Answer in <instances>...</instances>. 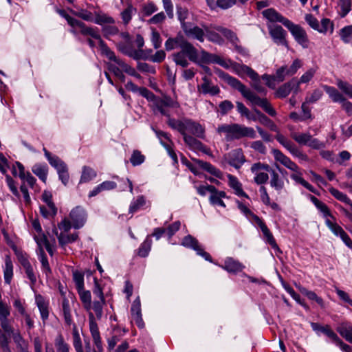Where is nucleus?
<instances>
[{
    "label": "nucleus",
    "mask_w": 352,
    "mask_h": 352,
    "mask_svg": "<svg viewBox=\"0 0 352 352\" xmlns=\"http://www.w3.org/2000/svg\"><path fill=\"white\" fill-rule=\"evenodd\" d=\"M215 73L221 79L223 80L230 87L238 90L241 95L248 100L253 105H257L261 107L270 116H275L276 115L275 109L266 98H261L258 96L237 78L231 76L219 69H216Z\"/></svg>",
    "instance_id": "1"
},
{
    "label": "nucleus",
    "mask_w": 352,
    "mask_h": 352,
    "mask_svg": "<svg viewBox=\"0 0 352 352\" xmlns=\"http://www.w3.org/2000/svg\"><path fill=\"white\" fill-rule=\"evenodd\" d=\"M271 152L275 160V166L280 173L283 174L284 170L279 167L278 164L283 165L292 172L290 177L296 184H301L311 192H315V188L314 186H312L302 178V173H301L300 168L295 162L292 161L289 157L286 156L280 151L276 148H273Z\"/></svg>",
    "instance_id": "2"
},
{
    "label": "nucleus",
    "mask_w": 352,
    "mask_h": 352,
    "mask_svg": "<svg viewBox=\"0 0 352 352\" xmlns=\"http://www.w3.org/2000/svg\"><path fill=\"white\" fill-rule=\"evenodd\" d=\"M217 132L221 135L223 134L227 142L239 140L243 138L254 139L256 137L253 128L236 123L221 124L217 128Z\"/></svg>",
    "instance_id": "3"
},
{
    "label": "nucleus",
    "mask_w": 352,
    "mask_h": 352,
    "mask_svg": "<svg viewBox=\"0 0 352 352\" xmlns=\"http://www.w3.org/2000/svg\"><path fill=\"white\" fill-rule=\"evenodd\" d=\"M167 124L170 128L178 131L182 135L187 134V132H188L197 138H205L204 126L192 119L182 118L177 120L169 118L168 119Z\"/></svg>",
    "instance_id": "4"
},
{
    "label": "nucleus",
    "mask_w": 352,
    "mask_h": 352,
    "mask_svg": "<svg viewBox=\"0 0 352 352\" xmlns=\"http://www.w3.org/2000/svg\"><path fill=\"white\" fill-rule=\"evenodd\" d=\"M77 30H79V32L83 35H88L96 39L98 41L102 54L106 56L107 58H114V52L111 51L102 40L98 28L88 27L83 22L78 21L75 25V28H73L71 30V32L74 34H76L77 33Z\"/></svg>",
    "instance_id": "5"
},
{
    "label": "nucleus",
    "mask_w": 352,
    "mask_h": 352,
    "mask_svg": "<svg viewBox=\"0 0 352 352\" xmlns=\"http://www.w3.org/2000/svg\"><path fill=\"white\" fill-rule=\"evenodd\" d=\"M179 107V103L169 96L157 97L154 102L150 104L153 113H160L168 117V119L170 118L169 109L178 108Z\"/></svg>",
    "instance_id": "6"
},
{
    "label": "nucleus",
    "mask_w": 352,
    "mask_h": 352,
    "mask_svg": "<svg viewBox=\"0 0 352 352\" xmlns=\"http://www.w3.org/2000/svg\"><path fill=\"white\" fill-rule=\"evenodd\" d=\"M272 168L269 164L256 162L252 165L250 170L254 175V182L258 185L265 184L269 179L268 173L270 174Z\"/></svg>",
    "instance_id": "7"
},
{
    "label": "nucleus",
    "mask_w": 352,
    "mask_h": 352,
    "mask_svg": "<svg viewBox=\"0 0 352 352\" xmlns=\"http://www.w3.org/2000/svg\"><path fill=\"white\" fill-rule=\"evenodd\" d=\"M188 50L189 51L187 52L182 49L180 52L173 54V58L176 65H180L182 67H186L189 64L186 57L194 63L197 62V59L198 58L197 50L192 45V50Z\"/></svg>",
    "instance_id": "8"
},
{
    "label": "nucleus",
    "mask_w": 352,
    "mask_h": 352,
    "mask_svg": "<svg viewBox=\"0 0 352 352\" xmlns=\"http://www.w3.org/2000/svg\"><path fill=\"white\" fill-rule=\"evenodd\" d=\"M164 46L167 51H171L178 47L187 52L188 50H192V45L184 38L182 33H178L174 38H168L166 41Z\"/></svg>",
    "instance_id": "9"
},
{
    "label": "nucleus",
    "mask_w": 352,
    "mask_h": 352,
    "mask_svg": "<svg viewBox=\"0 0 352 352\" xmlns=\"http://www.w3.org/2000/svg\"><path fill=\"white\" fill-rule=\"evenodd\" d=\"M60 292L62 296L61 311L64 316L65 322L70 326L73 323L72 311L75 298L72 294L69 293L66 296L63 292Z\"/></svg>",
    "instance_id": "10"
},
{
    "label": "nucleus",
    "mask_w": 352,
    "mask_h": 352,
    "mask_svg": "<svg viewBox=\"0 0 352 352\" xmlns=\"http://www.w3.org/2000/svg\"><path fill=\"white\" fill-rule=\"evenodd\" d=\"M225 65L226 67H223V68L231 69L234 73L241 78H243L245 75H248L250 78H255L256 76V72L252 68L245 65L234 62L230 59H226Z\"/></svg>",
    "instance_id": "11"
},
{
    "label": "nucleus",
    "mask_w": 352,
    "mask_h": 352,
    "mask_svg": "<svg viewBox=\"0 0 352 352\" xmlns=\"http://www.w3.org/2000/svg\"><path fill=\"white\" fill-rule=\"evenodd\" d=\"M287 28L294 36L296 41L303 48H307L309 46V39L306 32L300 25H296L291 21Z\"/></svg>",
    "instance_id": "12"
},
{
    "label": "nucleus",
    "mask_w": 352,
    "mask_h": 352,
    "mask_svg": "<svg viewBox=\"0 0 352 352\" xmlns=\"http://www.w3.org/2000/svg\"><path fill=\"white\" fill-rule=\"evenodd\" d=\"M267 28L270 36L276 45L288 48L286 40L287 32L280 25L267 24Z\"/></svg>",
    "instance_id": "13"
},
{
    "label": "nucleus",
    "mask_w": 352,
    "mask_h": 352,
    "mask_svg": "<svg viewBox=\"0 0 352 352\" xmlns=\"http://www.w3.org/2000/svg\"><path fill=\"white\" fill-rule=\"evenodd\" d=\"M226 59L217 54H211L204 50H201L199 58H197V62L195 63L199 65H201V64L215 63L223 67H226Z\"/></svg>",
    "instance_id": "14"
},
{
    "label": "nucleus",
    "mask_w": 352,
    "mask_h": 352,
    "mask_svg": "<svg viewBox=\"0 0 352 352\" xmlns=\"http://www.w3.org/2000/svg\"><path fill=\"white\" fill-rule=\"evenodd\" d=\"M224 160L236 169H239L245 162V155L241 148L234 149L224 155Z\"/></svg>",
    "instance_id": "15"
},
{
    "label": "nucleus",
    "mask_w": 352,
    "mask_h": 352,
    "mask_svg": "<svg viewBox=\"0 0 352 352\" xmlns=\"http://www.w3.org/2000/svg\"><path fill=\"white\" fill-rule=\"evenodd\" d=\"M197 91L204 95L216 96L219 94L220 89L213 84L208 76H204L201 78V83L197 85Z\"/></svg>",
    "instance_id": "16"
},
{
    "label": "nucleus",
    "mask_w": 352,
    "mask_h": 352,
    "mask_svg": "<svg viewBox=\"0 0 352 352\" xmlns=\"http://www.w3.org/2000/svg\"><path fill=\"white\" fill-rule=\"evenodd\" d=\"M89 327L94 344L96 345L98 351H102V343L101 337L98 324L96 321V317L92 312L89 313Z\"/></svg>",
    "instance_id": "17"
},
{
    "label": "nucleus",
    "mask_w": 352,
    "mask_h": 352,
    "mask_svg": "<svg viewBox=\"0 0 352 352\" xmlns=\"http://www.w3.org/2000/svg\"><path fill=\"white\" fill-rule=\"evenodd\" d=\"M182 245L194 250L198 255L201 256L205 260L212 262L210 255L201 248L198 241L191 235L185 236L182 241Z\"/></svg>",
    "instance_id": "18"
},
{
    "label": "nucleus",
    "mask_w": 352,
    "mask_h": 352,
    "mask_svg": "<svg viewBox=\"0 0 352 352\" xmlns=\"http://www.w3.org/2000/svg\"><path fill=\"white\" fill-rule=\"evenodd\" d=\"M10 315V307L6 302L0 300V324L5 333L10 334L12 332V327L10 324L8 317Z\"/></svg>",
    "instance_id": "19"
},
{
    "label": "nucleus",
    "mask_w": 352,
    "mask_h": 352,
    "mask_svg": "<svg viewBox=\"0 0 352 352\" xmlns=\"http://www.w3.org/2000/svg\"><path fill=\"white\" fill-rule=\"evenodd\" d=\"M69 218L72 223V227L75 229H79L84 226L87 219V214L82 207L76 206L71 210Z\"/></svg>",
    "instance_id": "20"
},
{
    "label": "nucleus",
    "mask_w": 352,
    "mask_h": 352,
    "mask_svg": "<svg viewBox=\"0 0 352 352\" xmlns=\"http://www.w3.org/2000/svg\"><path fill=\"white\" fill-rule=\"evenodd\" d=\"M182 30L188 38L196 39L200 42L204 41L205 30H203L191 23H183Z\"/></svg>",
    "instance_id": "21"
},
{
    "label": "nucleus",
    "mask_w": 352,
    "mask_h": 352,
    "mask_svg": "<svg viewBox=\"0 0 352 352\" xmlns=\"http://www.w3.org/2000/svg\"><path fill=\"white\" fill-rule=\"evenodd\" d=\"M261 14L270 24L273 23H280L286 27L290 21L274 8H267L263 10Z\"/></svg>",
    "instance_id": "22"
},
{
    "label": "nucleus",
    "mask_w": 352,
    "mask_h": 352,
    "mask_svg": "<svg viewBox=\"0 0 352 352\" xmlns=\"http://www.w3.org/2000/svg\"><path fill=\"white\" fill-rule=\"evenodd\" d=\"M12 174L18 175L32 188L36 183V179L29 172L25 171L24 166L20 162H16V166H13Z\"/></svg>",
    "instance_id": "23"
},
{
    "label": "nucleus",
    "mask_w": 352,
    "mask_h": 352,
    "mask_svg": "<svg viewBox=\"0 0 352 352\" xmlns=\"http://www.w3.org/2000/svg\"><path fill=\"white\" fill-rule=\"evenodd\" d=\"M131 314L132 320L135 322L137 326L140 329L143 328L144 324L142 318L141 303L139 297H137L133 302L131 308Z\"/></svg>",
    "instance_id": "24"
},
{
    "label": "nucleus",
    "mask_w": 352,
    "mask_h": 352,
    "mask_svg": "<svg viewBox=\"0 0 352 352\" xmlns=\"http://www.w3.org/2000/svg\"><path fill=\"white\" fill-rule=\"evenodd\" d=\"M117 47L122 53L133 58L135 60H138L141 57L140 52L133 49L132 47L131 41H129L128 42H119L117 43Z\"/></svg>",
    "instance_id": "25"
},
{
    "label": "nucleus",
    "mask_w": 352,
    "mask_h": 352,
    "mask_svg": "<svg viewBox=\"0 0 352 352\" xmlns=\"http://www.w3.org/2000/svg\"><path fill=\"white\" fill-rule=\"evenodd\" d=\"M53 166L58 173L59 179L66 186L69 182V173L66 164L61 160L55 163Z\"/></svg>",
    "instance_id": "26"
},
{
    "label": "nucleus",
    "mask_w": 352,
    "mask_h": 352,
    "mask_svg": "<svg viewBox=\"0 0 352 352\" xmlns=\"http://www.w3.org/2000/svg\"><path fill=\"white\" fill-rule=\"evenodd\" d=\"M245 266L236 260L232 258H227L225 260L222 268L230 273H237L242 271Z\"/></svg>",
    "instance_id": "27"
},
{
    "label": "nucleus",
    "mask_w": 352,
    "mask_h": 352,
    "mask_svg": "<svg viewBox=\"0 0 352 352\" xmlns=\"http://www.w3.org/2000/svg\"><path fill=\"white\" fill-rule=\"evenodd\" d=\"M228 179V185L230 188H232L234 193L239 197H245L246 198L248 197V195L243 191L242 188V184L239 181L236 177L228 174L227 175Z\"/></svg>",
    "instance_id": "28"
},
{
    "label": "nucleus",
    "mask_w": 352,
    "mask_h": 352,
    "mask_svg": "<svg viewBox=\"0 0 352 352\" xmlns=\"http://www.w3.org/2000/svg\"><path fill=\"white\" fill-rule=\"evenodd\" d=\"M184 142L193 151L206 152L204 145L192 135L188 134L182 135Z\"/></svg>",
    "instance_id": "29"
},
{
    "label": "nucleus",
    "mask_w": 352,
    "mask_h": 352,
    "mask_svg": "<svg viewBox=\"0 0 352 352\" xmlns=\"http://www.w3.org/2000/svg\"><path fill=\"white\" fill-rule=\"evenodd\" d=\"M36 304L39 309L43 320H45L49 316V305L45 298L40 294L35 296Z\"/></svg>",
    "instance_id": "30"
},
{
    "label": "nucleus",
    "mask_w": 352,
    "mask_h": 352,
    "mask_svg": "<svg viewBox=\"0 0 352 352\" xmlns=\"http://www.w3.org/2000/svg\"><path fill=\"white\" fill-rule=\"evenodd\" d=\"M124 329H122L118 327H113L112 336L107 340L108 349L109 351L114 349L117 343L121 340L122 337L124 336Z\"/></svg>",
    "instance_id": "31"
},
{
    "label": "nucleus",
    "mask_w": 352,
    "mask_h": 352,
    "mask_svg": "<svg viewBox=\"0 0 352 352\" xmlns=\"http://www.w3.org/2000/svg\"><path fill=\"white\" fill-rule=\"evenodd\" d=\"M4 262L5 265L3 267L4 281L6 284L10 285L13 277V264L11 257L6 255Z\"/></svg>",
    "instance_id": "32"
},
{
    "label": "nucleus",
    "mask_w": 352,
    "mask_h": 352,
    "mask_svg": "<svg viewBox=\"0 0 352 352\" xmlns=\"http://www.w3.org/2000/svg\"><path fill=\"white\" fill-rule=\"evenodd\" d=\"M108 58L110 60H114L122 68V69L129 75L134 76L138 79L141 78V76L135 71V69L133 67H131L130 65L122 61L121 59L118 58L115 54L114 58Z\"/></svg>",
    "instance_id": "33"
},
{
    "label": "nucleus",
    "mask_w": 352,
    "mask_h": 352,
    "mask_svg": "<svg viewBox=\"0 0 352 352\" xmlns=\"http://www.w3.org/2000/svg\"><path fill=\"white\" fill-rule=\"evenodd\" d=\"M256 226L261 230L264 236L266 238L267 243L272 246V248L274 249H278V247L276 243V241L272 234L271 233L265 223L263 222V221H260L258 223L256 224Z\"/></svg>",
    "instance_id": "34"
},
{
    "label": "nucleus",
    "mask_w": 352,
    "mask_h": 352,
    "mask_svg": "<svg viewBox=\"0 0 352 352\" xmlns=\"http://www.w3.org/2000/svg\"><path fill=\"white\" fill-rule=\"evenodd\" d=\"M95 23L102 25L104 24H113L115 20L108 14L102 11H95L94 12V21Z\"/></svg>",
    "instance_id": "35"
},
{
    "label": "nucleus",
    "mask_w": 352,
    "mask_h": 352,
    "mask_svg": "<svg viewBox=\"0 0 352 352\" xmlns=\"http://www.w3.org/2000/svg\"><path fill=\"white\" fill-rule=\"evenodd\" d=\"M210 196V201L212 205H217L223 208L226 207L225 203L222 201V198L226 197V194L224 191L218 190L215 188V190L212 191Z\"/></svg>",
    "instance_id": "36"
},
{
    "label": "nucleus",
    "mask_w": 352,
    "mask_h": 352,
    "mask_svg": "<svg viewBox=\"0 0 352 352\" xmlns=\"http://www.w3.org/2000/svg\"><path fill=\"white\" fill-rule=\"evenodd\" d=\"M312 329L316 333L321 332L332 340L336 333L331 329L329 325L322 326L317 322H311Z\"/></svg>",
    "instance_id": "37"
},
{
    "label": "nucleus",
    "mask_w": 352,
    "mask_h": 352,
    "mask_svg": "<svg viewBox=\"0 0 352 352\" xmlns=\"http://www.w3.org/2000/svg\"><path fill=\"white\" fill-rule=\"evenodd\" d=\"M32 171L44 183H46L48 168L46 164H36L32 168Z\"/></svg>",
    "instance_id": "38"
},
{
    "label": "nucleus",
    "mask_w": 352,
    "mask_h": 352,
    "mask_svg": "<svg viewBox=\"0 0 352 352\" xmlns=\"http://www.w3.org/2000/svg\"><path fill=\"white\" fill-rule=\"evenodd\" d=\"M38 259L41 263V271L45 274L47 278L50 277L52 270L50 268L47 258L44 250H41V253L37 254Z\"/></svg>",
    "instance_id": "39"
},
{
    "label": "nucleus",
    "mask_w": 352,
    "mask_h": 352,
    "mask_svg": "<svg viewBox=\"0 0 352 352\" xmlns=\"http://www.w3.org/2000/svg\"><path fill=\"white\" fill-rule=\"evenodd\" d=\"M337 331L346 341L352 343V325L347 323H342L336 329Z\"/></svg>",
    "instance_id": "40"
},
{
    "label": "nucleus",
    "mask_w": 352,
    "mask_h": 352,
    "mask_svg": "<svg viewBox=\"0 0 352 352\" xmlns=\"http://www.w3.org/2000/svg\"><path fill=\"white\" fill-rule=\"evenodd\" d=\"M146 198L143 195L138 196L135 199H133L129 206V212L131 214H133L142 209L146 204Z\"/></svg>",
    "instance_id": "41"
},
{
    "label": "nucleus",
    "mask_w": 352,
    "mask_h": 352,
    "mask_svg": "<svg viewBox=\"0 0 352 352\" xmlns=\"http://www.w3.org/2000/svg\"><path fill=\"white\" fill-rule=\"evenodd\" d=\"M270 186L277 191L281 190L284 187V182L279 175L274 170L270 171Z\"/></svg>",
    "instance_id": "42"
},
{
    "label": "nucleus",
    "mask_w": 352,
    "mask_h": 352,
    "mask_svg": "<svg viewBox=\"0 0 352 352\" xmlns=\"http://www.w3.org/2000/svg\"><path fill=\"white\" fill-rule=\"evenodd\" d=\"M324 89L331 100L335 102H342L344 100V97L335 87L324 85Z\"/></svg>",
    "instance_id": "43"
},
{
    "label": "nucleus",
    "mask_w": 352,
    "mask_h": 352,
    "mask_svg": "<svg viewBox=\"0 0 352 352\" xmlns=\"http://www.w3.org/2000/svg\"><path fill=\"white\" fill-rule=\"evenodd\" d=\"M214 28L217 32H221L228 40H229L233 45L236 43H239V38L236 34L232 30L222 26H215Z\"/></svg>",
    "instance_id": "44"
},
{
    "label": "nucleus",
    "mask_w": 352,
    "mask_h": 352,
    "mask_svg": "<svg viewBox=\"0 0 352 352\" xmlns=\"http://www.w3.org/2000/svg\"><path fill=\"white\" fill-rule=\"evenodd\" d=\"M217 30L214 28V30L210 29L208 28H205V36L208 38V41L219 44L222 45L223 43V38L216 32Z\"/></svg>",
    "instance_id": "45"
},
{
    "label": "nucleus",
    "mask_w": 352,
    "mask_h": 352,
    "mask_svg": "<svg viewBox=\"0 0 352 352\" xmlns=\"http://www.w3.org/2000/svg\"><path fill=\"white\" fill-rule=\"evenodd\" d=\"M198 163L204 170H206L207 172H208L209 173L215 176L217 178L222 179V172L216 167H214L211 164L200 160L198 161Z\"/></svg>",
    "instance_id": "46"
},
{
    "label": "nucleus",
    "mask_w": 352,
    "mask_h": 352,
    "mask_svg": "<svg viewBox=\"0 0 352 352\" xmlns=\"http://www.w3.org/2000/svg\"><path fill=\"white\" fill-rule=\"evenodd\" d=\"M298 289L303 295L306 296L309 300H315L321 307H324V304L323 300L320 297L318 296V295L314 292L309 291L302 286H298Z\"/></svg>",
    "instance_id": "47"
},
{
    "label": "nucleus",
    "mask_w": 352,
    "mask_h": 352,
    "mask_svg": "<svg viewBox=\"0 0 352 352\" xmlns=\"http://www.w3.org/2000/svg\"><path fill=\"white\" fill-rule=\"evenodd\" d=\"M315 74L316 69L314 68H311L305 72L296 82L294 93L296 94L298 92L300 84L309 82L313 78Z\"/></svg>",
    "instance_id": "48"
},
{
    "label": "nucleus",
    "mask_w": 352,
    "mask_h": 352,
    "mask_svg": "<svg viewBox=\"0 0 352 352\" xmlns=\"http://www.w3.org/2000/svg\"><path fill=\"white\" fill-rule=\"evenodd\" d=\"M96 177V172L89 166H83L82 170V175L80 177V182L86 183Z\"/></svg>",
    "instance_id": "49"
},
{
    "label": "nucleus",
    "mask_w": 352,
    "mask_h": 352,
    "mask_svg": "<svg viewBox=\"0 0 352 352\" xmlns=\"http://www.w3.org/2000/svg\"><path fill=\"white\" fill-rule=\"evenodd\" d=\"M54 347L56 352H69V346L62 335H58L54 339Z\"/></svg>",
    "instance_id": "50"
},
{
    "label": "nucleus",
    "mask_w": 352,
    "mask_h": 352,
    "mask_svg": "<svg viewBox=\"0 0 352 352\" xmlns=\"http://www.w3.org/2000/svg\"><path fill=\"white\" fill-rule=\"evenodd\" d=\"M291 136L299 144L308 145L312 135L309 133L294 132Z\"/></svg>",
    "instance_id": "51"
},
{
    "label": "nucleus",
    "mask_w": 352,
    "mask_h": 352,
    "mask_svg": "<svg viewBox=\"0 0 352 352\" xmlns=\"http://www.w3.org/2000/svg\"><path fill=\"white\" fill-rule=\"evenodd\" d=\"M56 234L57 235L58 243L61 246H64L67 243H73L76 241L78 238V233H74L72 234H66L64 233H60L59 235H58V233L56 232Z\"/></svg>",
    "instance_id": "52"
},
{
    "label": "nucleus",
    "mask_w": 352,
    "mask_h": 352,
    "mask_svg": "<svg viewBox=\"0 0 352 352\" xmlns=\"http://www.w3.org/2000/svg\"><path fill=\"white\" fill-rule=\"evenodd\" d=\"M310 199L311 202L317 208V209L322 213L324 217H327L331 215L330 211L325 204L320 201L318 198H316L314 196H311Z\"/></svg>",
    "instance_id": "53"
},
{
    "label": "nucleus",
    "mask_w": 352,
    "mask_h": 352,
    "mask_svg": "<svg viewBox=\"0 0 352 352\" xmlns=\"http://www.w3.org/2000/svg\"><path fill=\"white\" fill-rule=\"evenodd\" d=\"M329 192L336 199L345 203L346 204L351 207L352 201L348 197V196L346 194L333 188H330Z\"/></svg>",
    "instance_id": "54"
},
{
    "label": "nucleus",
    "mask_w": 352,
    "mask_h": 352,
    "mask_svg": "<svg viewBox=\"0 0 352 352\" xmlns=\"http://www.w3.org/2000/svg\"><path fill=\"white\" fill-rule=\"evenodd\" d=\"M80 298L84 305L86 309L89 310L91 309V293L89 291H85L84 288L80 290H78Z\"/></svg>",
    "instance_id": "55"
},
{
    "label": "nucleus",
    "mask_w": 352,
    "mask_h": 352,
    "mask_svg": "<svg viewBox=\"0 0 352 352\" xmlns=\"http://www.w3.org/2000/svg\"><path fill=\"white\" fill-rule=\"evenodd\" d=\"M73 345L76 352H84L79 333L75 324L73 329Z\"/></svg>",
    "instance_id": "56"
},
{
    "label": "nucleus",
    "mask_w": 352,
    "mask_h": 352,
    "mask_svg": "<svg viewBox=\"0 0 352 352\" xmlns=\"http://www.w3.org/2000/svg\"><path fill=\"white\" fill-rule=\"evenodd\" d=\"M293 80L292 82H287L282 85L278 88V89L276 92V96L278 98H285L287 97L291 92L292 89Z\"/></svg>",
    "instance_id": "57"
},
{
    "label": "nucleus",
    "mask_w": 352,
    "mask_h": 352,
    "mask_svg": "<svg viewBox=\"0 0 352 352\" xmlns=\"http://www.w3.org/2000/svg\"><path fill=\"white\" fill-rule=\"evenodd\" d=\"M339 14L341 17H345L351 10V0H339Z\"/></svg>",
    "instance_id": "58"
},
{
    "label": "nucleus",
    "mask_w": 352,
    "mask_h": 352,
    "mask_svg": "<svg viewBox=\"0 0 352 352\" xmlns=\"http://www.w3.org/2000/svg\"><path fill=\"white\" fill-rule=\"evenodd\" d=\"M339 34L344 43H349L352 40V25L342 28Z\"/></svg>",
    "instance_id": "59"
},
{
    "label": "nucleus",
    "mask_w": 352,
    "mask_h": 352,
    "mask_svg": "<svg viewBox=\"0 0 352 352\" xmlns=\"http://www.w3.org/2000/svg\"><path fill=\"white\" fill-rule=\"evenodd\" d=\"M152 245V241L147 237L145 241L141 244L138 250V255L142 257H146L148 256Z\"/></svg>",
    "instance_id": "60"
},
{
    "label": "nucleus",
    "mask_w": 352,
    "mask_h": 352,
    "mask_svg": "<svg viewBox=\"0 0 352 352\" xmlns=\"http://www.w3.org/2000/svg\"><path fill=\"white\" fill-rule=\"evenodd\" d=\"M34 240L38 245L37 254L41 253V250H44V247L49 243L47 236L43 233L34 235Z\"/></svg>",
    "instance_id": "61"
},
{
    "label": "nucleus",
    "mask_w": 352,
    "mask_h": 352,
    "mask_svg": "<svg viewBox=\"0 0 352 352\" xmlns=\"http://www.w3.org/2000/svg\"><path fill=\"white\" fill-rule=\"evenodd\" d=\"M336 85L344 94L352 98V85L340 79L337 80Z\"/></svg>",
    "instance_id": "62"
},
{
    "label": "nucleus",
    "mask_w": 352,
    "mask_h": 352,
    "mask_svg": "<svg viewBox=\"0 0 352 352\" xmlns=\"http://www.w3.org/2000/svg\"><path fill=\"white\" fill-rule=\"evenodd\" d=\"M151 41L155 49H159L162 46V39L160 33L153 28H151Z\"/></svg>",
    "instance_id": "63"
},
{
    "label": "nucleus",
    "mask_w": 352,
    "mask_h": 352,
    "mask_svg": "<svg viewBox=\"0 0 352 352\" xmlns=\"http://www.w3.org/2000/svg\"><path fill=\"white\" fill-rule=\"evenodd\" d=\"M135 12V9L131 5H129L127 8L121 12L122 19L124 24L129 23Z\"/></svg>",
    "instance_id": "64"
}]
</instances>
